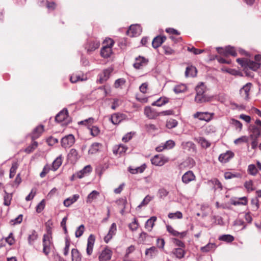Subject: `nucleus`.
Masks as SVG:
<instances>
[{
	"label": "nucleus",
	"instance_id": "obj_1",
	"mask_svg": "<svg viewBox=\"0 0 261 261\" xmlns=\"http://www.w3.org/2000/svg\"><path fill=\"white\" fill-rule=\"evenodd\" d=\"M237 61L244 68L245 72H247L248 69L253 71H256L260 68L261 65L260 63L253 61L248 59L238 58L237 59Z\"/></svg>",
	"mask_w": 261,
	"mask_h": 261
},
{
	"label": "nucleus",
	"instance_id": "obj_2",
	"mask_svg": "<svg viewBox=\"0 0 261 261\" xmlns=\"http://www.w3.org/2000/svg\"><path fill=\"white\" fill-rule=\"evenodd\" d=\"M103 46L101 49L100 55L105 58L110 57L112 54V48L114 45V41L111 38L106 39L103 43Z\"/></svg>",
	"mask_w": 261,
	"mask_h": 261
},
{
	"label": "nucleus",
	"instance_id": "obj_3",
	"mask_svg": "<svg viewBox=\"0 0 261 261\" xmlns=\"http://www.w3.org/2000/svg\"><path fill=\"white\" fill-rule=\"evenodd\" d=\"M47 231L48 233L44 234L43 237V252L46 255L49 253L52 244L51 233L49 229Z\"/></svg>",
	"mask_w": 261,
	"mask_h": 261
},
{
	"label": "nucleus",
	"instance_id": "obj_4",
	"mask_svg": "<svg viewBox=\"0 0 261 261\" xmlns=\"http://www.w3.org/2000/svg\"><path fill=\"white\" fill-rule=\"evenodd\" d=\"M55 120L58 122L62 123L63 125L69 123L70 119L67 110L65 109L60 111L56 116Z\"/></svg>",
	"mask_w": 261,
	"mask_h": 261
},
{
	"label": "nucleus",
	"instance_id": "obj_5",
	"mask_svg": "<svg viewBox=\"0 0 261 261\" xmlns=\"http://www.w3.org/2000/svg\"><path fill=\"white\" fill-rule=\"evenodd\" d=\"M61 146L64 148L71 147L75 143V138L72 134L68 135L62 138Z\"/></svg>",
	"mask_w": 261,
	"mask_h": 261
},
{
	"label": "nucleus",
	"instance_id": "obj_6",
	"mask_svg": "<svg viewBox=\"0 0 261 261\" xmlns=\"http://www.w3.org/2000/svg\"><path fill=\"white\" fill-rule=\"evenodd\" d=\"M217 50L218 53L225 57L229 55L236 57L237 55L234 48L230 46H226L225 48L220 47H217Z\"/></svg>",
	"mask_w": 261,
	"mask_h": 261
},
{
	"label": "nucleus",
	"instance_id": "obj_7",
	"mask_svg": "<svg viewBox=\"0 0 261 261\" xmlns=\"http://www.w3.org/2000/svg\"><path fill=\"white\" fill-rule=\"evenodd\" d=\"M100 44V41L96 39L90 40L85 45V49L87 53H91L97 49L99 47Z\"/></svg>",
	"mask_w": 261,
	"mask_h": 261
},
{
	"label": "nucleus",
	"instance_id": "obj_8",
	"mask_svg": "<svg viewBox=\"0 0 261 261\" xmlns=\"http://www.w3.org/2000/svg\"><path fill=\"white\" fill-rule=\"evenodd\" d=\"M142 32V28L139 24L131 25L127 31V34L130 37H134L139 35Z\"/></svg>",
	"mask_w": 261,
	"mask_h": 261
},
{
	"label": "nucleus",
	"instance_id": "obj_9",
	"mask_svg": "<svg viewBox=\"0 0 261 261\" xmlns=\"http://www.w3.org/2000/svg\"><path fill=\"white\" fill-rule=\"evenodd\" d=\"M127 119L126 116L124 114L114 113L110 118V120L114 124H118L122 121Z\"/></svg>",
	"mask_w": 261,
	"mask_h": 261
},
{
	"label": "nucleus",
	"instance_id": "obj_10",
	"mask_svg": "<svg viewBox=\"0 0 261 261\" xmlns=\"http://www.w3.org/2000/svg\"><path fill=\"white\" fill-rule=\"evenodd\" d=\"M112 255V251L108 247H106L102 250L99 255V261H109L111 259Z\"/></svg>",
	"mask_w": 261,
	"mask_h": 261
},
{
	"label": "nucleus",
	"instance_id": "obj_11",
	"mask_svg": "<svg viewBox=\"0 0 261 261\" xmlns=\"http://www.w3.org/2000/svg\"><path fill=\"white\" fill-rule=\"evenodd\" d=\"M148 60L143 57L139 56L135 59V62L133 64V66L137 69H141L143 67L147 65Z\"/></svg>",
	"mask_w": 261,
	"mask_h": 261
},
{
	"label": "nucleus",
	"instance_id": "obj_12",
	"mask_svg": "<svg viewBox=\"0 0 261 261\" xmlns=\"http://www.w3.org/2000/svg\"><path fill=\"white\" fill-rule=\"evenodd\" d=\"M213 115V113L208 112H197L194 115V118H198L200 120L209 121L212 119Z\"/></svg>",
	"mask_w": 261,
	"mask_h": 261
},
{
	"label": "nucleus",
	"instance_id": "obj_13",
	"mask_svg": "<svg viewBox=\"0 0 261 261\" xmlns=\"http://www.w3.org/2000/svg\"><path fill=\"white\" fill-rule=\"evenodd\" d=\"M168 161V159L161 155H155L151 160V163L155 166H162Z\"/></svg>",
	"mask_w": 261,
	"mask_h": 261
},
{
	"label": "nucleus",
	"instance_id": "obj_14",
	"mask_svg": "<svg viewBox=\"0 0 261 261\" xmlns=\"http://www.w3.org/2000/svg\"><path fill=\"white\" fill-rule=\"evenodd\" d=\"M112 71V69L111 68H108L103 70L102 72L98 74V79H97V82H98L100 84H102L106 81H107L109 78L110 75Z\"/></svg>",
	"mask_w": 261,
	"mask_h": 261
},
{
	"label": "nucleus",
	"instance_id": "obj_15",
	"mask_svg": "<svg viewBox=\"0 0 261 261\" xmlns=\"http://www.w3.org/2000/svg\"><path fill=\"white\" fill-rule=\"evenodd\" d=\"M117 231V226L115 223H113L111 225L109 232L104 238V241L108 243L116 234Z\"/></svg>",
	"mask_w": 261,
	"mask_h": 261
},
{
	"label": "nucleus",
	"instance_id": "obj_16",
	"mask_svg": "<svg viewBox=\"0 0 261 261\" xmlns=\"http://www.w3.org/2000/svg\"><path fill=\"white\" fill-rule=\"evenodd\" d=\"M252 84L250 83H247L240 90L241 96L245 100L249 98V92Z\"/></svg>",
	"mask_w": 261,
	"mask_h": 261
},
{
	"label": "nucleus",
	"instance_id": "obj_17",
	"mask_svg": "<svg viewBox=\"0 0 261 261\" xmlns=\"http://www.w3.org/2000/svg\"><path fill=\"white\" fill-rule=\"evenodd\" d=\"M182 181L187 184L195 179V176L192 171L186 172L182 176Z\"/></svg>",
	"mask_w": 261,
	"mask_h": 261
},
{
	"label": "nucleus",
	"instance_id": "obj_18",
	"mask_svg": "<svg viewBox=\"0 0 261 261\" xmlns=\"http://www.w3.org/2000/svg\"><path fill=\"white\" fill-rule=\"evenodd\" d=\"M144 114L149 119H154L160 115V114L156 112L155 110L149 107L145 108Z\"/></svg>",
	"mask_w": 261,
	"mask_h": 261
},
{
	"label": "nucleus",
	"instance_id": "obj_19",
	"mask_svg": "<svg viewBox=\"0 0 261 261\" xmlns=\"http://www.w3.org/2000/svg\"><path fill=\"white\" fill-rule=\"evenodd\" d=\"M234 153L231 151H227L224 153H222L219 157V160L221 162L226 163L233 158Z\"/></svg>",
	"mask_w": 261,
	"mask_h": 261
},
{
	"label": "nucleus",
	"instance_id": "obj_20",
	"mask_svg": "<svg viewBox=\"0 0 261 261\" xmlns=\"http://www.w3.org/2000/svg\"><path fill=\"white\" fill-rule=\"evenodd\" d=\"M166 39V38L165 36H156L152 40V47L154 48H158L165 41Z\"/></svg>",
	"mask_w": 261,
	"mask_h": 261
},
{
	"label": "nucleus",
	"instance_id": "obj_21",
	"mask_svg": "<svg viewBox=\"0 0 261 261\" xmlns=\"http://www.w3.org/2000/svg\"><path fill=\"white\" fill-rule=\"evenodd\" d=\"M44 130V126L43 125H40L37 126L33 131L32 133V139L34 141L36 139L39 137L42 133Z\"/></svg>",
	"mask_w": 261,
	"mask_h": 261
},
{
	"label": "nucleus",
	"instance_id": "obj_22",
	"mask_svg": "<svg viewBox=\"0 0 261 261\" xmlns=\"http://www.w3.org/2000/svg\"><path fill=\"white\" fill-rule=\"evenodd\" d=\"M79 195L74 194L72 196L66 198L63 202L64 205L66 207H69L72 204L76 202L79 199Z\"/></svg>",
	"mask_w": 261,
	"mask_h": 261
},
{
	"label": "nucleus",
	"instance_id": "obj_23",
	"mask_svg": "<svg viewBox=\"0 0 261 261\" xmlns=\"http://www.w3.org/2000/svg\"><path fill=\"white\" fill-rule=\"evenodd\" d=\"M99 196V193L96 190H93L88 195L86 201L87 203H91L94 200L96 199Z\"/></svg>",
	"mask_w": 261,
	"mask_h": 261
},
{
	"label": "nucleus",
	"instance_id": "obj_24",
	"mask_svg": "<svg viewBox=\"0 0 261 261\" xmlns=\"http://www.w3.org/2000/svg\"><path fill=\"white\" fill-rule=\"evenodd\" d=\"M156 221V217L152 216L147 220L145 224V228L149 231H151L154 225V222Z\"/></svg>",
	"mask_w": 261,
	"mask_h": 261
},
{
	"label": "nucleus",
	"instance_id": "obj_25",
	"mask_svg": "<svg viewBox=\"0 0 261 261\" xmlns=\"http://www.w3.org/2000/svg\"><path fill=\"white\" fill-rule=\"evenodd\" d=\"M92 171V167L90 165L85 166L82 170L77 173V177L82 178L87 174L90 173Z\"/></svg>",
	"mask_w": 261,
	"mask_h": 261
},
{
	"label": "nucleus",
	"instance_id": "obj_26",
	"mask_svg": "<svg viewBox=\"0 0 261 261\" xmlns=\"http://www.w3.org/2000/svg\"><path fill=\"white\" fill-rule=\"evenodd\" d=\"M127 149V147L122 144H120L118 146H116L113 148V153L115 154H122L126 151Z\"/></svg>",
	"mask_w": 261,
	"mask_h": 261
},
{
	"label": "nucleus",
	"instance_id": "obj_27",
	"mask_svg": "<svg viewBox=\"0 0 261 261\" xmlns=\"http://www.w3.org/2000/svg\"><path fill=\"white\" fill-rule=\"evenodd\" d=\"M167 231L172 234L174 236H179L180 238H182L186 236V232H179L177 231L174 230L173 228L170 226L167 225Z\"/></svg>",
	"mask_w": 261,
	"mask_h": 261
},
{
	"label": "nucleus",
	"instance_id": "obj_28",
	"mask_svg": "<svg viewBox=\"0 0 261 261\" xmlns=\"http://www.w3.org/2000/svg\"><path fill=\"white\" fill-rule=\"evenodd\" d=\"M38 237L37 232L34 230H32L28 236V240L29 244L30 245H33L35 241L38 239Z\"/></svg>",
	"mask_w": 261,
	"mask_h": 261
},
{
	"label": "nucleus",
	"instance_id": "obj_29",
	"mask_svg": "<svg viewBox=\"0 0 261 261\" xmlns=\"http://www.w3.org/2000/svg\"><path fill=\"white\" fill-rule=\"evenodd\" d=\"M62 163V156L59 155L57 157L53 162L52 169L54 171H56L61 165Z\"/></svg>",
	"mask_w": 261,
	"mask_h": 261
},
{
	"label": "nucleus",
	"instance_id": "obj_30",
	"mask_svg": "<svg viewBox=\"0 0 261 261\" xmlns=\"http://www.w3.org/2000/svg\"><path fill=\"white\" fill-rule=\"evenodd\" d=\"M196 68L192 66L187 67L185 72L186 76H195L196 75Z\"/></svg>",
	"mask_w": 261,
	"mask_h": 261
},
{
	"label": "nucleus",
	"instance_id": "obj_31",
	"mask_svg": "<svg viewBox=\"0 0 261 261\" xmlns=\"http://www.w3.org/2000/svg\"><path fill=\"white\" fill-rule=\"evenodd\" d=\"M168 101V98L167 97H161L157 100L154 101L152 103V105L154 106L161 107L162 106L167 103Z\"/></svg>",
	"mask_w": 261,
	"mask_h": 261
},
{
	"label": "nucleus",
	"instance_id": "obj_32",
	"mask_svg": "<svg viewBox=\"0 0 261 261\" xmlns=\"http://www.w3.org/2000/svg\"><path fill=\"white\" fill-rule=\"evenodd\" d=\"M72 261H81V256L80 252L76 249L71 250Z\"/></svg>",
	"mask_w": 261,
	"mask_h": 261
},
{
	"label": "nucleus",
	"instance_id": "obj_33",
	"mask_svg": "<svg viewBox=\"0 0 261 261\" xmlns=\"http://www.w3.org/2000/svg\"><path fill=\"white\" fill-rule=\"evenodd\" d=\"M158 253V249L155 247H151L147 248L145 251V255L150 257L155 256Z\"/></svg>",
	"mask_w": 261,
	"mask_h": 261
},
{
	"label": "nucleus",
	"instance_id": "obj_34",
	"mask_svg": "<svg viewBox=\"0 0 261 261\" xmlns=\"http://www.w3.org/2000/svg\"><path fill=\"white\" fill-rule=\"evenodd\" d=\"M101 146V144L99 143H93L90 148L89 149V153L94 154L98 151L100 147Z\"/></svg>",
	"mask_w": 261,
	"mask_h": 261
},
{
	"label": "nucleus",
	"instance_id": "obj_35",
	"mask_svg": "<svg viewBox=\"0 0 261 261\" xmlns=\"http://www.w3.org/2000/svg\"><path fill=\"white\" fill-rule=\"evenodd\" d=\"M187 90V86L185 84H179L175 86L173 89V91L175 93H180L184 92Z\"/></svg>",
	"mask_w": 261,
	"mask_h": 261
},
{
	"label": "nucleus",
	"instance_id": "obj_36",
	"mask_svg": "<svg viewBox=\"0 0 261 261\" xmlns=\"http://www.w3.org/2000/svg\"><path fill=\"white\" fill-rule=\"evenodd\" d=\"M181 146L183 149L190 150L191 149H194L195 144L191 141L183 142L181 143Z\"/></svg>",
	"mask_w": 261,
	"mask_h": 261
},
{
	"label": "nucleus",
	"instance_id": "obj_37",
	"mask_svg": "<svg viewBox=\"0 0 261 261\" xmlns=\"http://www.w3.org/2000/svg\"><path fill=\"white\" fill-rule=\"evenodd\" d=\"M197 141L203 148H207L211 145V143L203 137L198 138Z\"/></svg>",
	"mask_w": 261,
	"mask_h": 261
},
{
	"label": "nucleus",
	"instance_id": "obj_38",
	"mask_svg": "<svg viewBox=\"0 0 261 261\" xmlns=\"http://www.w3.org/2000/svg\"><path fill=\"white\" fill-rule=\"evenodd\" d=\"M195 100L197 103H203L207 101L208 99L205 95L196 94Z\"/></svg>",
	"mask_w": 261,
	"mask_h": 261
},
{
	"label": "nucleus",
	"instance_id": "obj_39",
	"mask_svg": "<svg viewBox=\"0 0 261 261\" xmlns=\"http://www.w3.org/2000/svg\"><path fill=\"white\" fill-rule=\"evenodd\" d=\"M89 129L90 130V134L93 137L97 136L99 134L100 132L99 127L96 125L91 126V127H89Z\"/></svg>",
	"mask_w": 261,
	"mask_h": 261
},
{
	"label": "nucleus",
	"instance_id": "obj_40",
	"mask_svg": "<svg viewBox=\"0 0 261 261\" xmlns=\"http://www.w3.org/2000/svg\"><path fill=\"white\" fill-rule=\"evenodd\" d=\"M206 87L203 83H201L200 85H198L196 87V94H200V95H205V91Z\"/></svg>",
	"mask_w": 261,
	"mask_h": 261
},
{
	"label": "nucleus",
	"instance_id": "obj_41",
	"mask_svg": "<svg viewBox=\"0 0 261 261\" xmlns=\"http://www.w3.org/2000/svg\"><path fill=\"white\" fill-rule=\"evenodd\" d=\"M70 80L71 83H75L79 81H83L86 80V78H82L80 75L77 74H73L71 75Z\"/></svg>",
	"mask_w": 261,
	"mask_h": 261
},
{
	"label": "nucleus",
	"instance_id": "obj_42",
	"mask_svg": "<svg viewBox=\"0 0 261 261\" xmlns=\"http://www.w3.org/2000/svg\"><path fill=\"white\" fill-rule=\"evenodd\" d=\"M38 146V143L34 141L32 143L25 149L24 151L27 153L33 152Z\"/></svg>",
	"mask_w": 261,
	"mask_h": 261
},
{
	"label": "nucleus",
	"instance_id": "obj_43",
	"mask_svg": "<svg viewBox=\"0 0 261 261\" xmlns=\"http://www.w3.org/2000/svg\"><path fill=\"white\" fill-rule=\"evenodd\" d=\"M219 239L223 241L230 243L234 240V237L230 234H224L220 236Z\"/></svg>",
	"mask_w": 261,
	"mask_h": 261
},
{
	"label": "nucleus",
	"instance_id": "obj_44",
	"mask_svg": "<svg viewBox=\"0 0 261 261\" xmlns=\"http://www.w3.org/2000/svg\"><path fill=\"white\" fill-rule=\"evenodd\" d=\"M145 169V166H142L139 167H137L136 168H133L131 167L129 168L128 171L131 173L132 174H136L138 173H142Z\"/></svg>",
	"mask_w": 261,
	"mask_h": 261
},
{
	"label": "nucleus",
	"instance_id": "obj_45",
	"mask_svg": "<svg viewBox=\"0 0 261 261\" xmlns=\"http://www.w3.org/2000/svg\"><path fill=\"white\" fill-rule=\"evenodd\" d=\"M68 155L69 158H72L74 161H76L80 158L77 151L74 148L70 150Z\"/></svg>",
	"mask_w": 261,
	"mask_h": 261
},
{
	"label": "nucleus",
	"instance_id": "obj_46",
	"mask_svg": "<svg viewBox=\"0 0 261 261\" xmlns=\"http://www.w3.org/2000/svg\"><path fill=\"white\" fill-rule=\"evenodd\" d=\"M173 254L178 258H181L184 256L185 251L181 248H176L173 251Z\"/></svg>",
	"mask_w": 261,
	"mask_h": 261
},
{
	"label": "nucleus",
	"instance_id": "obj_47",
	"mask_svg": "<svg viewBox=\"0 0 261 261\" xmlns=\"http://www.w3.org/2000/svg\"><path fill=\"white\" fill-rule=\"evenodd\" d=\"M215 247V244L214 243H208L205 246L202 247L200 249L203 252H207L212 250Z\"/></svg>",
	"mask_w": 261,
	"mask_h": 261
},
{
	"label": "nucleus",
	"instance_id": "obj_48",
	"mask_svg": "<svg viewBox=\"0 0 261 261\" xmlns=\"http://www.w3.org/2000/svg\"><path fill=\"white\" fill-rule=\"evenodd\" d=\"M244 187L248 191H252L255 189V188L253 185V181L251 180L246 181L244 184Z\"/></svg>",
	"mask_w": 261,
	"mask_h": 261
},
{
	"label": "nucleus",
	"instance_id": "obj_49",
	"mask_svg": "<svg viewBox=\"0 0 261 261\" xmlns=\"http://www.w3.org/2000/svg\"><path fill=\"white\" fill-rule=\"evenodd\" d=\"M258 172L257 169L253 164H250L248 167V172L252 175H255Z\"/></svg>",
	"mask_w": 261,
	"mask_h": 261
},
{
	"label": "nucleus",
	"instance_id": "obj_50",
	"mask_svg": "<svg viewBox=\"0 0 261 261\" xmlns=\"http://www.w3.org/2000/svg\"><path fill=\"white\" fill-rule=\"evenodd\" d=\"M17 168H18L17 163L16 162L13 163L12 164V166L10 170L9 176H10V178H12L14 176Z\"/></svg>",
	"mask_w": 261,
	"mask_h": 261
},
{
	"label": "nucleus",
	"instance_id": "obj_51",
	"mask_svg": "<svg viewBox=\"0 0 261 261\" xmlns=\"http://www.w3.org/2000/svg\"><path fill=\"white\" fill-rule=\"evenodd\" d=\"M94 119L93 118H89L87 119L81 121L79 123L87 125L88 128H89V127H91V126H92V124L94 123Z\"/></svg>",
	"mask_w": 261,
	"mask_h": 261
},
{
	"label": "nucleus",
	"instance_id": "obj_52",
	"mask_svg": "<svg viewBox=\"0 0 261 261\" xmlns=\"http://www.w3.org/2000/svg\"><path fill=\"white\" fill-rule=\"evenodd\" d=\"M168 217L170 219H181L182 218V214L179 211H177L175 213H170L168 214Z\"/></svg>",
	"mask_w": 261,
	"mask_h": 261
},
{
	"label": "nucleus",
	"instance_id": "obj_53",
	"mask_svg": "<svg viewBox=\"0 0 261 261\" xmlns=\"http://www.w3.org/2000/svg\"><path fill=\"white\" fill-rule=\"evenodd\" d=\"M85 226L83 224L81 225L76 230L75 235L76 238L81 237L84 231Z\"/></svg>",
	"mask_w": 261,
	"mask_h": 261
},
{
	"label": "nucleus",
	"instance_id": "obj_54",
	"mask_svg": "<svg viewBox=\"0 0 261 261\" xmlns=\"http://www.w3.org/2000/svg\"><path fill=\"white\" fill-rule=\"evenodd\" d=\"M138 226L139 224L136 218H134V221L128 225L129 229L133 231H136L138 229Z\"/></svg>",
	"mask_w": 261,
	"mask_h": 261
},
{
	"label": "nucleus",
	"instance_id": "obj_55",
	"mask_svg": "<svg viewBox=\"0 0 261 261\" xmlns=\"http://www.w3.org/2000/svg\"><path fill=\"white\" fill-rule=\"evenodd\" d=\"M177 123V121L176 120L171 119L167 122L166 126L167 128L171 129L176 127Z\"/></svg>",
	"mask_w": 261,
	"mask_h": 261
},
{
	"label": "nucleus",
	"instance_id": "obj_56",
	"mask_svg": "<svg viewBox=\"0 0 261 261\" xmlns=\"http://www.w3.org/2000/svg\"><path fill=\"white\" fill-rule=\"evenodd\" d=\"M247 203V200L245 197H242L239 200H234L232 202V204L234 205H246Z\"/></svg>",
	"mask_w": 261,
	"mask_h": 261
},
{
	"label": "nucleus",
	"instance_id": "obj_57",
	"mask_svg": "<svg viewBox=\"0 0 261 261\" xmlns=\"http://www.w3.org/2000/svg\"><path fill=\"white\" fill-rule=\"evenodd\" d=\"M188 50L192 52L194 55L200 54L204 51V49H197L194 47H188Z\"/></svg>",
	"mask_w": 261,
	"mask_h": 261
},
{
	"label": "nucleus",
	"instance_id": "obj_58",
	"mask_svg": "<svg viewBox=\"0 0 261 261\" xmlns=\"http://www.w3.org/2000/svg\"><path fill=\"white\" fill-rule=\"evenodd\" d=\"M231 124H233L236 129H239V130L240 131L242 128V124L239 121L236 120L234 119H232L231 120Z\"/></svg>",
	"mask_w": 261,
	"mask_h": 261
},
{
	"label": "nucleus",
	"instance_id": "obj_59",
	"mask_svg": "<svg viewBox=\"0 0 261 261\" xmlns=\"http://www.w3.org/2000/svg\"><path fill=\"white\" fill-rule=\"evenodd\" d=\"M153 197L149 195H147L142 200L139 207H141L147 205L152 199Z\"/></svg>",
	"mask_w": 261,
	"mask_h": 261
},
{
	"label": "nucleus",
	"instance_id": "obj_60",
	"mask_svg": "<svg viewBox=\"0 0 261 261\" xmlns=\"http://www.w3.org/2000/svg\"><path fill=\"white\" fill-rule=\"evenodd\" d=\"M22 221V215H19L17 218L10 221V224L12 225L19 224Z\"/></svg>",
	"mask_w": 261,
	"mask_h": 261
},
{
	"label": "nucleus",
	"instance_id": "obj_61",
	"mask_svg": "<svg viewBox=\"0 0 261 261\" xmlns=\"http://www.w3.org/2000/svg\"><path fill=\"white\" fill-rule=\"evenodd\" d=\"M248 141V137L246 136H242L234 141L236 144H240L242 143L247 142Z\"/></svg>",
	"mask_w": 261,
	"mask_h": 261
},
{
	"label": "nucleus",
	"instance_id": "obj_62",
	"mask_svg": "<svg viewBox=\"0 0 261 261\" xmlns=\"http://www.w3.org/2000/svg\"><path fill=\"white\" fill-rule=\"evenodd\" d=\"M45 207V202L42 200L36 206V212L38 213L41 212Z\"/></svg>",
	"mask_w": 261,
	"mask_h": 261
},
{
	"label": "nucleus",
	"instance_id": "obj_63",
	"mask_svg": "<svg viewBox=\"0 0 261 261\" xmlns=\"http://www.w3.org/2000/svg\"><path fill=\"white\" fill-rule=\"evenodd\" d=\"M70 241L68 238H66L65 239V247L64 249V255H67L69 253V246H70Z\"/></svg>",
	"mask_w": 261,
	"mask_h": 261
},
{
	"label": "nucleus",
	"instance_id": "obj_64",
	"mask_svg": "<svg viewBox=\"0 0 261 261\" xmlns=\"http://www.w3.org/2000/svg\"><path fill=\"white\" fill-rule=\"evenodd\" d=\"M95 237L93 234H90L88 239L87 246L93 247L95 242Z\"/></svg>",
	"mask_w": 261,
	"mask_h": 261
}]
</instances>
